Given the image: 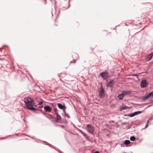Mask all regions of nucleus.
I'll return each mask as SVG.
<instances>
[{"instance_id":"f257e3e1","label":"nucleus","mask_w":153,"mask_h":153,"mask_svg":"<svg viewBox=\"0 0 153 153\" xmlns=\"http://www.w3.org/2000/svg\"><path fill=\"white\" fill-rule=\"evenodd\" d=\"M24 101L28 109L33 111H35L36 108L33 107V105L34 104V102L33 100L30 98H25Z\"/></svg>"},{"instance_id":"f03ea898","label":"nucleus","mask_w":153,"mask_h":153,"mask_svg":"<svg viewBox=\"0 0 153 153\" xmlns=\"http://www.w3.org/2000/svg\"><path fill=\"white\" fill-rule=\"evenodd\" d=\"M98 91L99 92V96L100 97L102 98L104 97L105 95V93L102 85L98 88Z\"/></svg>"},{"instance_id":"7ed1b4c3","label":"nucleus","mask_w":153,"mask_h":153,"mask_svg":"<svg viewBox=\"0 0 153 153\" xmlns=\"http://www.w3.org/2000/svg\"><path fill=\"white\" fill-rule=\"evenodd\" d=\"M108 71H106L101 72L100 75L102 79H108Z\"/></svg>"},{"instance_id":"20e7f679","label":"nucleus","mask_w":153,"mask_h":153,"mask_svg":"<svg viewBox=\"0 0 153 153\" xmlns=\"http://www.w3.org/2000/svg\"><path fill=\"white\" fill-rule=\"evenodd\" d=\"M87 130L90 133L93 134L94 131V127L90 124H88L86 126Z\"/></svg>"},{"instance_id":"39448f33","label":"nucleus","mask_w":153,"mask_h":153,"mask_svg":"<svg viewBox=\"0 0 153 153\" xmlns=\"http://www.w3.org/2000/svg\"><path fill=\"white\" fill-rule=\"evenodd\" d=\"M148 83L145 79L142 80L141 81L140 86L142 88H145L147 85Z\"/></svg>"},{"instance_id":"423d86ee","label":"nucleus","mask_w":153,"mask_h":153,"mask_svg":"<svg viewBox=\"0 0 153 153\" xmlns=\"http://www.w3.org/2000/svg\"><path fill=\"white\" fill-rule=\"evenodd\" d=\"M57 105L59 109L63 110L64 111H65V110L66 107L64 104L62 105L60 103H58Z\"/></svg>"},{"instance_id":"0eeeda50","label":"nucleus","mask_w":153,"mask_h":153,"mask_svg":"<svg viewBox=\"0 0 153 153\" xmlns=\"http://www.w3.org/2000/svg\"><path fill=\"white\" fill-rule=\"evenodd\" d=\"M114 80H110L109 82H107L106 83V86L107 87H111L113 86V85L112 84V83L113 82Z\"/></svg>"},{"instance_id":"6e6552de","label":"nucleus","mask_w":153,"mask_h":153,"mask_svg":"<svg viewBox=\"0 0 153 153\" xmlns=\"http://www.w3.org/2000/svg\"><path fill=\"white\" fill-rule=\"evenodd\" d=\"M56 122H60L62 120V118L60 116L58 113H56Z\"/></svg>"},{"instance_id":"1a4fd4ad","label":"nucleus","mask_w":153,"mask_h":153,"mask_svg":"<svg viewBox=\"0 0 153 153\" xmlns=\"http://www.w3.org/2000/svg\"><path fill=\"white\" fill-rule=\"evenodd\" d=\"M44 108L46 111L49 112L51 110L52 108L49 106L48 105L45 106Z\"/></svg>"},{"instance_id":"9d476101","label":"nucleus","mask_w":153,"mask_h":153,"mask_svg":"<svg viewBox=\"0 0 153 153\" xmlns=\"http://www.w3.org/2000/svg\"><path fill=\"white\" fill-rule=\"evenodd\" d=\"M44 142L45 144H47V145H48L50 147L58 151V150H59V149L57 148L56 147H54L52 145L49 144V143H48L47 142H46V141H44Z\"/></svg>"},{"instance_id":"9b49d317","label":"nucleus","mask_w":153,"mask_h":153,"mask_svg":"<svg viewBox=\"0 0 153 153\" xmlns=\"http://www.w3.org/2000/svg\"><path fill=\"white\" fill-rule=\"evenodd\" d=\"M120 111H122V110H127L129 109V107L127 106H121L120 107Z\"/></svg>"},{"instance_id":"f8f14e48","label":"nucleus","mask_w":153,"mask_h":153,"mask_svg":"<svg viewBox=\"0 0 153 153\" xmlns=\"http://www.w3.org/2000/svg\"><path fill=\"white\" fill-rule=\"evenodd\" d=\"M122 93L123 94L124 96L125 95L129 94L131 93V92L128 91H122Z\"/></svg>"},{"instance_id":"ddd939ff","label":"nucleus","mask_w":153,"mask_h":153,"mask_svg":"<svg viewBox=\"0 0 153 153\" xmlns=\"http://www.w3.org/2000/svg\"><path fill=\"white\" fill-rule=\"evenodd\" d=\"M124 96L123 94L122 93V94H119L118 96V98L120 100H121L123 99Z\"/></svg>"},{"instance_id":"4468645a","label":"nucleus","mask_w":153,"mask_h":153,"mask_svg":"<svg viewBox=\"0 0 153 153\" xmlns=\"http://www.w3.org/2000/svg\"><path fill=\"white\" fill-rule=\"evenodd\" d=\"M130 143V141L129 140H126L124 141V143L126 145H128Z\"/></svg>"},{"instance_id":"2eb2a0df","label":"nucleus","mask_w":153,"mask_h":153,"mask_svg":"<svg viewBox=\"0 0 153 153\" xmlns=\"http://www.w3.org/2000/svg\"><path fill=\"white\" fill-rule=\"evenodd\" d=\"M143 112V111H138L134 112V114H135V116L136 115H138V114H139L142 113Z\"/></svg>"},{"instance_id":"dca6fc26","label":"nucleus","mask_w":153,"mask_h":153,"mask_svg":"<svg viewBox=\"0 0 153 153\" xmlns=\"http://www.w3.org/2000/svg\"><path fill=\"white\" fill-rule=\"evenodd\" d=\"M149 95L148 94L147 95L143 96V100H146L149 99Z\"/></svg>"},{"instance_id":"f3484780","label":"nucleus","mask_w":153,"mask_h":153,"mask_svg":"<svg viewBox=\"0 0 153 153\" xmlns=\"http://www.w3.org/2000/svg\"><path fill=\"white\" fill-rule=\"evenodd\" d=\"M153 56V53H151V54H150L148 55V58H149V59L148 60L149 61L150 60H151V59Z\"/></svg>"},{"instance_id":"a211bd4d","label":"nucleus","mask_w":153,"mask_h":153,"mask_svg":"<svg viewBox=\"0 0 153 153\" xmlns=\"http://www.w3.org/2000/svg\"><path fill=\"white\" fill-rule=\"evenodd\" d=\"M64 116L66 117L67 118H70V117L69 114H68L67 113H66L65 111H64Z\"/></svg>"},{"instance_id":"6ab92c4d","label":"nucleus","mask_w":153,"mask_h":153,"mask_svg":"<svg viewBox=\"0 0 153 153\" xmlns=\"http://www.w3.org/2000/svg\"><path fill=\"white\" fill-rule=\"evenodd\" d=\"M130 140L131 141H134L135 140V137L134 136H132L130 137Z\"/></svg>"},{"instance_id":"aec40b11","label":"nucleus","mask_w":153,"mask_h":153,"mask_svg":"<svg viewBox=\"0 0 153 153\" xmlns=\"http://www.w3.org/2000/svg\"><path fill=\"white\" fill-rule=\"evenodd\" d=\"M148 94L149 95V97H153V91L149 93Z\"/></svg>"},{"instance_id":"412c9836","label":"nucleus","mask_w":153,"mask_h":153,"mask_svg":"<svg viewBox=\"0 0 153 153\" xmlns=\"http://www.w3.org/2000/svg\"><path fill=\"white\" fill-rule=\"evenodd\" d=\"M35 140H36V141L37 142H38V143H40L41 142H42V141H41L40 140H39V139H35ZM45 141H44V142ZM43 142H44V141H43ZM44 144H45L44 142H43Z\"/></svg>"},{"instance_id":"4be33fe9","label":"nucleus","mask_w":153,"mask_h":153,"mask_svg":"<svg viewBox=\"0 0 153 153\" xmlns=\"http://www.w3.org/2000/svg\"><path fill=\"white\" fill-rule=\"evenodd\" d=\"M86 138H88V135L85 133L84 132L82 134Z\"/></svg>"},{"instance_id":"5701e85b","label":"nucleus","mask_w":153,"mask_h":153,"mask_svg":"<svg viewBox=\"0 0 153 153\" xmlns=\"http://www.w3.org/2000/svg\"><path fill=\"white\" fill-rule=\"evenodd\" d=\"M51 1L53 2V1H55V3H54V5L55 7H56L57 6V4H56V1L55 0H51Z\"/></svg>"},{"instance_id":"b1692460","label":"nucleus","mask_w":153,"mask_h":153,"mask_svg":"<svg viewBox=\"0 0 153 153\" xmlns=\"http://www.w3.org/2000/svg\"><path fill=\"white\" fill-rule=\"evenodd\" d=\"M131 114V117H132L135 116L134 112L131 114Z\"/></svg>"},{"instance_id":"393cba45","label":"nucleus","mask_w":153,"mask_h":153,"mask_svg":"<svg viewBox=\"0 0 153 153\" xmlns=\"http://www.w3.org/2000/svg\"><path fill=\"white\" fill-rule=\"evenodd\" d=\"M132 76H137V74H134L132 75Z\"/></svg>"},{"instance_id":"a878e982","label":"nucleus","mask_w":153,"mask_h":153,"mask_svg":"<svg viewBox=\"0 0 153 153\" xmlns=\"http://www.w3.org/2000/svg\"><path fill=\"white\" fill-rule=\"evenodd\" d=\"M79 131L82 134L84 133V132L81 130H79Z\"/></svg>"},{"instance_id":"bb28decb","label":"nucleus","mask_w":153,"mask_h":153,"mask_svg":"<svg viewBox=\"0 0 153 153\" xmlns=\"http://www.w3.org/2000/svg\"><path fill=\"white\" fill-rule=\"evenodd\" d=\"M39 105H42L43 104V102H42V101L40 102H39Z\"/></svg>"},{"instance_id":"cd10ccee","label":"nucleus","mask_w":153,"mask_h":153,"mask_svg":"<svg viewBox=\"0 0 153 153\" xmlns=\"http://www.w3.org/2000/svg\"><path fill=\"white\" fill-rule=\"evenodd\" d=\"M148 127V124H146V125L145 127L144 128V129H146Z\"/></svg>"},{"instance_id":"c85d7f7f","label":"nucleus","mask_w":153,"mask_h":153,"mask_svg":"<svg viewBox=\"0 0 153 153\" xmlns=\"http://www.w3.org/2000/svg\"><path fill=\"white\" fill-rule=\"evenodd\" d=\"M76 62V60H74V62H72V61L71 62H70V64H71V63H73V62H74V63H75V62Z\"/></svg>"},{"instance_id":"c756f323","label":"nucleus","mask_w":153,"mask_h":153,"mask_svg":"<svg viewBox=\"0 0 153 153\" xmlns=\"http://www.w3.org/2000/svg\"><path fill=\"white\" fill-rule=\"evenodd\" d=\"M70 0H69V2H68V3H69V6H68V8H69V7L70 6V3H69V2H70Z\"/></svg>"},{"instance_id":"7c9ffc66","label":"nucleus","mask_w":153,"mask_h":153,"mask_svg":"<svg viewBox=\"0 0 153 153\" xmlns=\"http://www.w3.org/2000/svg\"><path fill=\"white\" fill-rule=\"evenodd\" d=\"M126 116H128V117H131V114H129L127 115Z\"/></svg>"},{"instance_id":"2f4dec72","label":"nucleus","mask_w":153,"mask_h":153,"mask_svg":"<svg viewBox=\"0 0 153 153\" xmlns=\"http://www.w3.org/2000/svg\"><path fill=\"white\" fill-rule=\"evenodd\" d=\"M94 153H99V152L98 151H97L96 152H94Z\"/></svg>"},{"instance_id":"473e14b6","label":"nucleus","mask_w":153,"mask_h":153,"mask_svg":"<svg viewBox=\"0 0 153 153\" xmlns=\"http://www.w3.org/2000/svg\"><path fill=\"white\" fill-rule=\"evenodd\" d=\"M51 118H53L54 116H51Z\"/></svg>"},{"instance_id":"72a5a7b5","label":"nucleus","mask_w":153,"mask_h":153,"mask_svg":"<svg viewBox=\"0 0 153 153\" xmlns=\"http://www.w3.org/2000/svg\"><path fill=\"white\" fill-rule=\"evenodd\" d=\"M149 123V120H147V124H148V123Z\"/></svg>"},{"instance_id":"f704fd0d","label":"nucleus","mask_w":153,"mask_h":153,"mask_svg":"<svg viewBox=\"0 0 153 153\" xmlns=\"http://www.w3.org/2000/svg\"><path fill=\"white\" fill-rule=\"evenodd\" d=\"M54 110H55V111H56V110H57V109H56V108H54Z\"/></svg>"},{"instance_id":"c9c22d12","label":"nucleus","mask_w":153,"mask_h":153,"mask_svg":"<svg viewBox=\"0 0 153 153\" xmlns=\"http://www.w3.org/2000/svg\"><path fill=\"white\" fill-rule=\"evenodd\" d=\"M68 123V122H67V121H65V123Z\"/></svg>"},{"instance_id":"e433bc0d","label":"nucleus","mask_w":153,"mask_h":153,"mask_svg":"<svg viewBox=\"0 0 153 153\" xmlns=\"http://www.w3.org/2000/svg\"><path fill=\"white\" fill-rule=\"evenodd\" d=\"M150 106V105H149V106H147V107H146V108H148V107H149Z\"/></svg>"},{"instance_id":"4c0bfd02","label":"nucleus","mask_w":153,"mask_h":153,"mask_svg":"<svg viewBox=\"0 0 153 153\" xmlns=\"http://www.w3.org/2000/svg\"><path fill=\"white\" fill-rule=\"evenodd\" d=\"M112 122H114V121H112Z\"/></svg>"},{"instance_id":"58836bf2","label":"nucleus","mask_w":153,"mask_h":153,"mask_svg":"<svg viewBox=\"0 0 153 153\" xmlns=\"http://www.w3.org/2000/svg\"><path fill=\"white\" fill-rule=\"evenodd\" d=\"M126 153L124 152V153Z\"/></svg>"}]
</instances>
